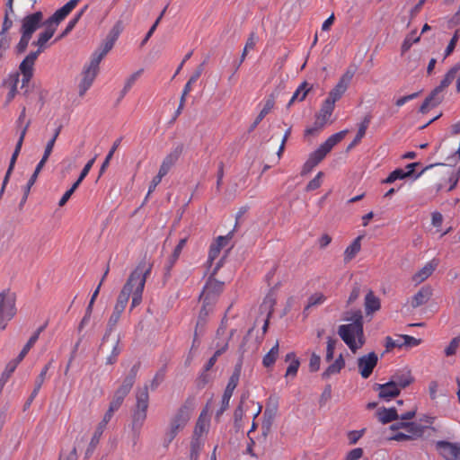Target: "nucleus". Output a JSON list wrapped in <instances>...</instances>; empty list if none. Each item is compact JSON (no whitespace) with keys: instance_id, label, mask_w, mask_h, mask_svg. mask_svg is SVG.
Wrapping results in <instances>:
<instances>
[{"instance_id":"nucleus-37","label":"nucleus","mask_w":460,"mask_h":460,"mask_svg":"<svg viewBox=\"0 0 460 460\" xmlns=\"http://www.w3.org/2000/svg\"><path fill=\"white\" fill-rule=\"evenodd\" d=\"M285 360L286 361L291 360L289 366L287 368L286 376L287 377L288 376H292V377L296 376L297 374L298 368H299L300 362L296 358L295 353H293V352L288 353L286 355Z\"/></svg>"},{"instance_id":"nucleus-9","label":"nucleus","mask_w":460,"mask_h":460,"mask_svg":"<svg viewBox=\"0 0 460 460\" xmlns=\"http://www.w3.org/2000/svg\"><path fill=\"white\" fill-rule=\"evenodd\" d=\"M137 371V366H133L129 374L123 379L122 384L115 391L112 400L110 402L111 406L118 410L119 409L125 397L128 394L135 383Z\"/></svg>"},{"instance_id":"nucleus-38","label":"nucleus","mask_w":460,"mask_h":460,"mask_svg":"<svg viewBox=\"0 0 460 460\" xmlns=\"http://www.w3.org/2000/svg\"><path fill=\"white\" fill-rule=\"evenodd\" d=\"M279 356V342L277 341L276 344L270 349V351L263 357L262 358V365L265 367H272Z\"/></svg>"},{"instance_id":"nucleus-3","label":"nucleus","mask_w":460,"mask_h":460,"mask_svg":"<svg viewBox=\"0 0 460 460\" xmlns=\"http://www.w3.org/2000/svg\"><path fill=\"white\" fill-rule=\"evenodd\" d=\"M350 320L352 323L339 326L338 334L349 349L356 353L365 344L361 311L354 312Z\"/></svg>"},{"instance_id":"nucleus-29","label":"nucleus","mask_w":460,"mask_h":460,"mask_svg":"<svg viewBox=\"0 0 460 460\" xmlns=\"http://www.w3.org/2000/svg\"><path fill=\"white\" fill-rule=\"evenodd\" d=\"M415 166V164H408L409 170L405 172L402 169H396L393 171L387 178H385L382 182L383 183H393L397 180H402L408 176H410L413 172V167Z\"/></svg>"},{"instance_id":"nucleus-11","label":"nucleus","mask_w":460,"mask_h":460,"mask_svg":"<svg viewBox=\"0 0 460 460\" xmlns=\"http://www.w3.org/2000/svg\"><path fill=\"white\" fill-rule=\"evenodd\" d=\"M353 76L354 71L347 70L341 75L336 85L330 91L328 97L325 100L335 105V102H338L347 91Z\"/></svg>"},{"instance_id":"nucleus-35","label":"nucleus","mask_w":460,"mask_h":460,"mask_svg":"<svg viewBox=\"0 0 460 460\" xmlns=\"http://www.w3.org/2000/svg\"><path fill=\"white\" fill-rule=\"evenodd\" d=\"M311 89L312 86H310L307 82H303L293 93L288 102V106H290L295 101H304Z\"/></svg>"},{"instance_id":"nucleus-55","label":"nucleus","mask_w":460,"mask_h":460,"mask_svg":"<svg viewBox=\"0 0 460 460\" xmlns=\"http://www.w3.org/2000/svg\"><path fill=\"white\" fill-rule=\"evenodd\" d=\"M321 358L316 353H313L309 361V369L311 372H316L320 368Z\"/></svg>"},{"instance_id":"nucleus-10","label":"nucleus","mask_w":460,"mask_h":460,"mask_svg":"<svg viewBox=\"0 0 460 460\" xmlns=\"http://www.w3.org/2000/svg\"><path fill=\"white\" fill-rule=\"evenodd\" d=\"M99 63L90 59L89 64L85 65L82 72V79L79 84V95L83 96L92 86L99 72Z\"/></svg>"},{"instance_id":"nucleus-45","label":"nucleus","mask_w":460,"mask_h":460,"mask_svg":"<svg viewBox=\"0 0 460 460\" xmlns=\"http://www.w3.org/2000/svg\"><path fill=\"white\" fill-rule=\"evenodd\" d=\"M226 331V328L225 326H223V325H221L217 329V339L218 341L216 342V345H215L216 350L222 347L224 341H227L228 342L229 339L231 338V336L233 334V332H231L230 335L225 337Z\"/></svg>"},{"instance_id":"nucleus-25","label":"nucleus","mask_w":460,"mask_h":460,"mask_svg":"<svg viewBox=\"0 0 460 460\" xmlns=\"http://www.w3.org/2000/svg\"><path fill=\"white\" fill-rule=\"evenodd\" d=\"M335 105L327 100L323 102L318 113L315 116V119L321 125H326L334 111Z\"/></svg>"},{"instance_id":"nucleus-44","label":"nucleus","mask_w":460,"mask_h":460,"mask_svg":"<svg viewBox=\"0 0 460 460\" xmlns=\"http://www.w3.org/2000/svg\"><path fill=\"white\" fill-rule=\"evenodd\" d=\"M325 300H326V296L323 293H321V292L314 293L309 296L308 304H307L305 309H308L309 307H312V306L322 305L325 302Z\"/></svg>"},{"instance_id":"nucleus-16","label":"nucleus","mask_w":460,"mask_h":460,"mask_svg":"<svg viewBox=\"0 0 460 460\" xmlns=\"http://www.w3.org/2000/svg\"><path fill=\"white\" fill-rule=\"evenodd\" d=\"M436 447L446 460H460V443L438 441Z\"/></svg>"},{"instance_id":"nucleus-34","label":"nucleus","mask_w":460,"mask_h":460,"mask_svg":"<svg viewBox=\"0 0 460 460\" xmlns=\"http://www.w3.org/2000/svg\"><path fill=\"white\" fill-rule=\"evenodd\" d=\"M380 308V300L373 291H369L365 297V310L367 314H370Z\"/></svg>"},{"instance_id":"nucleus-12","label":"nucleus","mask_w":460,"mask_h":460,"mask_svg":"<svg viewBox=\"0 0 460 460\" xmlns=\"http://www.w3.org/2000/svg\"><path fill=\"white\" fill-rule=\"evenodd\" d=\"M40 55V51L29 53L19 66V70L22 75V87L27 85L33 76L35 61Z\"/></svg>"},{"instance_id":"nucleus-39","label":"nucleus","mask_w":460,"mask_h":460,"mask_svg":"<svg viewBox=\"0 0 460 460\" xmlns=\"http://www.w3.org/2000/svg\"><path fill=\"white\" fill-rule=\"evenodd\" d=\"M202 447L203 442L201 439L191 438L190 448V460H199Z\"/></svg>"},{"instance_id":"nucleus-31","label":"nucleus","mask_w":460,"mask_h":460,"mask_svg":"<svg viewBox=\"0 0 460 460\" xmlns=\"http://www.w3.org/2000/svg\"><path fill=\"white\" fill-rule=\"evenodd\" d=\"M43 330H44V326H41L31 336V338L29 339V341L24 345V347L22 348V349L21 350V352L19 353V355L17 357L18 362H21L25 358V356L28 354L30 349L34 346V344L38 341L40 334Z\"/></svg>"},{"instance_id":"nucleus-59","label":"nucleus","mask_w":460,"mask_h":460,"mask_svg":"<svg viewBox=\"0 0 460 460\" xmlns=\"http://www.w3.org/2000/svg\"><path fill=\"white\" fill-rule=\"evenodd\" d=\"M81 18V13H76L75 15V17H73L67 23L65 31H63V33L61 34V36L59 38H62L64 37L65 35H66L67 33H69L75 26V24L78 22V21L80 20Z\"/></svg>"},{"instance_id":"nucleus-32","label":"nucleus","mask_w":460,"mask_h":460,"mask_svg":"<svg viewBox=\"0 0 460 460\" xmlns=\"http://www.w3.org/2000/svg\"><path fill=\"white\" fill-rule=\"evenodd\" d=\"M460 70V64H456L455 66H453L451 69L447 71V73L445 75L444 78L441 80L438 86H437L441 92L444 93V91L452 84V82L455 80L456 74Z\"/></svg>"},{"instance_id":"nucleus-5","label":"nucleus","mask_w":460,"mask_h":460,"mask_svg":"<svg viewBox=\"0 0 460 460\" xmlns=\"http://www.w3.org/2000/svg\"><path fill=\"white\" fill-rule=\"evenodd\" d=\"M191 416V409L184 404L181 405L174 415L171 418L168 428L164 433V443L165 447H168L172 441L175 438L180 431H181Z\"/></svg>"},{"instance_id":"nucleus-48","label":"nucleus","mask_w":460,"mask_h":460,"mask_svg":"<svg viewBox=\"0 0 460 460\" xmlns=\"http://www.w3.org/2000/svg\"><path fill=\"white\" fill-rule=\"evenodd\" d=\"M103 432H104L103 429L96 427L95 431H94V433L91 438V441L89 443L87 452H90V451L93 452L95 449V447L99 444L100 438H101L102 435L103 434Z\"/></svg>"},{"instance_id":"nucleus-14","label":"nucleus","mask_w":460,"mask_h":460,"mask_svg":"<svg viewBox=\"0 0 460 460\" xmlns=\"http://www.w3.org/2000/svg\"><path fill=\"white\" fill-rule=\"evenodd\" d=\"M42 20L43 14L40 11L26 15L22 21L20 30L21 34H26L32 37L33 33L40 27Z\"/></svg>"},{"instance_id":"nucleus-30","label":"nucleus","mask_w":460,"mask_h":460,"mask_svg":"<svg viewBox=\"0 0 460 460\" xmlns=\"http://www.w3.org/2000/svg\"><path fill=\"white\" fill-rule=\"evenodd\" d=\"M361 236H358L344 251V261L349 262L356 257L361 249Z\"/></svg>"},{"instance_id":"nucleus-26","label":"nucleus","mask_w":460,"mask_h":460,"mask_svg":"<svg viewBox=\"0 0 460 460\" xmlns=\"http://www.w3.org/2000/svg\"><path fill=\"white\" fill-rule=\"evenodd\" d=\"M376 416L382 424H387L400 419V415L394 407L380 408L376 411Z\"/></svg>"},{"instance_id":"nucleus-18","label":"nucleus","mask_w":460,"mask_h":460,"mask_svg":"<svg viewBox=\"0 0 460 460\" xmlns=\"http://www.w3.org/2000/svg\"><path fill=\"white\" fill-rule=\"evenodd\" d=\"M391 381L400 389H404L414 382L411 370L409 367H403L396 370L391 376Z\"/></svg>"},{"instance_id":"nucleus-7","label":"nucleus","mask_w":460,"mask_h":460,"mask_svg":"<svg viewBox=\"0 0 460 460\" xmlns=\"http://www.w3.org/2000/svg\"><path fill=\"white\" fill-rule=\"evenodd\" d=\"M16 295L9 288L0 292V330H4L16 314Z\"/></svg>"},{"instance_id":"nucleus-64","label":"nucleus","mask_w":460,"mask_h":460,"mask_svg":"<svg viewBox=\"0 0 460 460\" xmlns=\"http://www.w3.org/2000/svg\"><path fill=\"white\" fill-rule=\"evenodd\" d=\"M331 396H332V386L331 385H327L322 394H321V397H320V404L321 405H324L330 399H331Z\"/></svg>"},{"instance_id":"nucleus-8","label":"nucleus","mask_w":460,"mask_h":460,"mask_svg":"<svg viewBox=\"0 0 460 460\" xmlns=\"http://www.w3.org/2000/svg\"><path fill=\"white\" fill-rule=\"evenodd\" d=\"M222 265L223 258L217 262L200 295V299L204 302L208 301V304H209V302L214 303L216 298L223 291L224 282L218 281L214 278Z\"/></svg>"},{"instance_id":"nucleus-13","label":"nucleus","mask_w":460,"mask_h":460,"mask_svg":"<svg viewBox=\"0 0 460 460\" xmlns=\"http://www.w3.org/2000/svg\"><path fill=\"white\" fill-rule=\"evenodd\" d=\"M378 362V357L375 352H369L367 355L358 358V368L360 376L367 379L373 373L374 368Z\"/></svg>"},{"instance_id":"nucleus-61","label":"nucleus","mask_w":460,"mask_h":460,"mask_svg":"<svg viewBox=\"0 0 460 460\" xmlns=\"http://www.w3.org/2000/svg\"><path fill=\"white\" fill-rule=\"evenodd\" d=\"M400 339H403V345L408 347H416L420 344V340L410 335H401Z\"/></svg>"},{"instance_id":"nucleus-63","label":"nucleus","mask_w":460,"mask_h":460,"mask_svg":"<svg viewBox=\"0 0 460 460\" xmlns=\"http://www.w3.org/2000/svg\"><path fill=\"white\" fill-rule=\"evenodd\" d=\"M363 456V449L360 447L354 448L350 450L345 460H358Z\"/></svg>"},{"instance_id":"nucleus-50","label":"nucleus","mask_w":460,"mask_h":460,"mask_svg":"<svg viewBox=\"0 0 460 460\" xmlns=\"http://www.w3.org/2000/svg\"><path fill=\"white\" fill-rule=\"evenodd\" d=\"M323 176V172H319L314 177V179H312L308 184L306 185V188L305 190L307 191H312V190H317L318 188L321 187L322 185V178Z\"/></svg>"},{"instance_id":"nucleus-19","label":"nucleus","mask_w":460,"mask_h":460,"mask_svg":"<svg viewBox=\"0 0 460 460\" xmlns=\"http://www.w3.org/2000/svg\"><path fill=\"white\" fill-rule=\"evenodd\" d=\"M183 150V146L181 145L177 146L172 151H171L163 160L162 164L159 168L158 173L162 176H165L171 168L176 164L178 159L180 158Z\"/></svg>"},{"instance_id":"nucleus-33","label":"nucleus","mask_w":460,"mask_h":460,"mask_svg":"<svg viewBox=\"0 0 460 460\" xmlns=\"http://www.w3.org/2000/svg\"><path fill=\"white\" fill-rule=\"evenodd\" d=\"M460 70V64H456L455 66H453L451 69L447 71V73L445 75L444 78L441 80L438 86H437L441 92L444 93V91L452 84V82L455 80L456 74Z\"/></svg>"},{"instance_id":"nucleus-62","label":"nucleus","mask_w":460,"mask_h":460,"mask_svg":"<svg viewBox=\"0 0 460 460\" xmlns=\"http://www.w3.org/2000/svg\"><path fill=\"white\" fill-rule=\"evenodd\" d=\"M220 252L221 250L212 243L208 252V263L211 265L213 261L219 256Z\"/></svg>"},{"instance_id":"nucleus-23","label":"nucleus","mask_w":460,"mask_h":460,"mask_svg":"<svg viewBox=\"0 0 460 460\" xmlns=\"http://www.w3.org/2000/svg\"><path fill=\"white\" fill-rule=\"evenodd\" d=\"M432 296V288L429 286H423L414 294L409 303L412 308H417L425 305Z\"/></svg>"},{"instance_id":"nucleus-21","label":"nucleus","mask_w":460,"mask_h":460,"mask_svg":"<svg viewBox=\"0 0 460 460\" xmlns=\"http://www.w3.org/2000/svg\"><path fill=\"white\" fill-rule=\"evenodd\" d=\"M438 266V261L432 259L419 270L411 278L412 282L419 285L429 279Z\"/></svg>"},{"instance_id":"nucleus-42","label":"nucleus","mask_w":460,"mask_h":460,"mask_svg":"<svg viewBox=\"0 0 460 460\" xmlns=\"http://www.w3.org/2000/svg\"><path fill=\"white\" fill-rule=\"evenodd\" d=\"M124 26L122 22L119 20L116 22V23L113 25V27L109 31L106 39L110 40L112 42H116L118 38L119 37L120 33L123 31Z\"/></svg>"},{"instance_id":"nucleus-47","label":"nucleus","mask_w":460,"mask_h":460,"mask_svg":"<svg viewBox=\"0 0 460 460\" xmlns=\"http://www.w3.org/2000/svg\"><path fill=\"white\" fill-rule=\"evenodd\" d=\"M460 345V335L453 338L448 346L445 349V355L447 357L453 356L456 353Z\"/></svg>"},{"instance_id":"nucleus-46","label":"nucleus","mask_w":460,"mask_h":460,"mask_svg":"<svg viewBox=\"0 0 460 460\" xmlns=\"http://www.w3.org/2000/svg\"><path fill=\"white\" fill-rule=\"evenodd\" d=\"M420 40V36H416V31H412L410 35H408L402 42V52L405 53L408 51L413 43H416Z\"/></svg>"},{"instance_id":"nucleus-49","label":"nucleus","mask_w":460,"mask_h":460,"mask_svg":"<svg viewBox=\"0 0 460 460\" xmlns=\"http://www.w3.org/2000/svg\"><path fill=\"white\" fill-rule=\"evenodd\" d=\"M186 243H187V239L186 238H182L179 241L178 244L176 245V247L174 248L173 250V252L171 256V267L175 263V261L179 259L181 253V251L182 249L184 248V246L186 245Z\"/></svg>"},{"instance_id":"nucleus-1","label":"nucleus","mask_w":460,"mask_h":460,"mask_svg":"<svg viewBox=\"0 0 460 460\" xmlns=\"http://www.w3.org/2000/svg\"><path fill=\"white\" fill-rule=\"evenodd\" d=\"M151 265L143 262L139 263L131 272L118 296L117 302L114 305L116 310L123 312L128 303L130 296H132L131 310L140 305L146 278L151 273Z\"/></svg>"},{"instance_id":"nucleus-43","label":"nucleus","mask_w":460,"mask_h":460,"mask_svg":"<svg viewBox=\"0 0 460 460\" xmlns=\"http://www.w3.org/2000/svg\"><path fill=\"white\" fill-rule=\"evenodd\" d=\"M143 70L140 69L135 73H133L125 82V84H124V87L121 91V97H123L130 89L131 87L134 85V84L136 83V81L137 80V78L140 76V75L142 74Z\"/></svg>"},{"instance_id":"nucleus-58","label":"nucleus","mask_w":460,"mask_h":460,"mask_svg":"<svg viewBox=\"0 0 460 460\" xmlns=\"http://www.w3.org/2000/svg\"><path fill=\"white\" fill-rule=\"evenodd\" d=\"M458 31L455 32L452 39L450 40L446 50H445V58L448 57L455 49L456 43L458 41Z\"/></svg>"},{"instance_id":"nucleus-24","label":"nucleus","mask_w":460,"mask_h":460,"mask_svg":"<svg viewBox=\"0 0 460 460\" xmlns=\"http://www.w3.org/2000/svg\"><path fill=\"white\" fill-rule=\"evenodd\" d=\"M46 29L44 31L39 34L38 40L32 42L33 46H37L38 49L36 51H40V54L45 49L47 46V42L53 37L57 28L54 25L49 24V22H45Z\"/></svg>"},{"instance_id":"nucleus-17","label":"nucleus","mask_w":460,"mask_h":460,"mask_svg":"<svg viewBox=\"0 0 460 460\" xmlns=\"http://www.w3.org/2000/svg\"><path fill=\"white\" fill-rule=\"evenodd\" d=\"M374 390L378 393V397L385 402L398 396L401 390L390 380L385 384H376Z\"/></svg>"},{"instance_id":"nucleus-6","label":"nucleus","mask_w":460,"mask_h":460,"mask_svg":"<svg viewBox=\"0 0 460 460\" xmlns=\"http://www.w3.org/2000/svg\"><path fill=\"white\" fill-rule=\"evenodd\" d=\"M136 400V408L132 415V429L135 432L139 433L146 419V412L149 404L147 385L137 390Z\"/></svg>"},{"instance_id":"nucleus-4","label":"nucleus","mask_w":460,"mask_h":460,"mask_svg":"<svg viewBox=\"0 0 460 460\" xmlns=\"http://www.w3.org/2000/svg\"><path fill=\"white\" fill-rule=\"evenodd\" d=\"M347 130H341L329 137L320 146L310 154L308 159L304 164L301 175H306L312 172V170L317 166L331 152V150L340 143L346 136Z\"/></svg>"},{"instance_id":"nucleus-27","label":"nucleus","mask_w":460,"mask_h":460,"mask_svg":"<svg viewBox=\"0 0 460 460\" xmlns=\"http://www.w3.org/2000/svg\"><path fill=\"white\" fill-rule=\"evenodd\" d=\"M209 420L206 417L205 411H202L196 422L192 438L201 439V437L208 431Z\"/></svg>"},{"instance_id":"nucleus-41","label":"nucleus","mask_w":460,"mask_h":460,"mask_svg":"<svg viewBox=\"0 0 460 460\" xmlns=\"http://www.w3.org/2000/svg\"><path fill=\"white\" fill-rule=\"evenodd\" d=\"M276 96L274 95V93H271L269 96H267L263 101V107L259 114L265 118L274 108Z\"/></svg>"},{"instance_id":"nucleus-52","label":"nucleus","mask_w":460,"mask_h":460,"mask_svg":"<svg viewBox=\"0 0 460 460\" xmlns=\"http://www.w3.org/2000/svg\"><path fill=\"white\" fill-rule=\"evenodd\" d=\"M212 305H213L212 302H209V304H208V301L207 302L203 301V306L199 312V320L197 322V326L203 323V321H204L203 318L206 317L208 314V313L211 311Z\"/></svg>"},{"instance_id":"nucleus-40","label":"nucleus","mask_w":460,"mask_h":460,"mask_svg":"<svg viewBox=\"0 0 460 460\" xmlns=\"http://www.w3.org/2000/svg\"><path fill=\"white\" fill-rule=\"evenodd\" d=\"M226 349H227V341H224L222 347L217 349L215 351L214 355L206 363V365L204 367L205 371H209L216 364L218 357L221 356L225 351H226Z\"/></svg>"},{"instance_id":"nucleus-28","label":"nucleus","mask_w":460,"mask_h":460,"mask_svg":"<svg viewBox=\"0 0 460 460\" xmlns=\"http://www.w3.org/2000/svg\"><path fill=\"white\" fill-rule=\"evenodd\" d=\"M114 44V42L105 39L100 48L92 54L91 59L100 64L102 58L111 50Z\"/></svg>"},{"instance_id":"nucleus-54","label":"nucleus","mask_w":460,"mask_h":460,"mask_svg":"<svg viewBox=\"0 0 460 460\" xmlns=\"http://www.w3.org/2000/svg\"><path fill=\"white\" fill-rule=\"evenodd\" d=\"M51 365H52V362L50 361L44 366V367L41 369L40 375L35 379V385L42 386V385L46 379V375H47L49 369L51 367Z\"/></svg>"},{"instance_id":"nucleus-2","label":"nucleus","mask_w":460,"mask_h":460,"mask_svg":"<svg viewBox=\"0 0 460 460\" xmlns=\"http://www.w3.org/2000/svg\"><path fill=\"white\" fill-rule=\"evenodd\" d=\"M416 409L400 414L399 421L392 424L390 429L394 433L388 437V440L410 441L420 438L423 436L426 427L421 424L409 421L416 415Z\"/></svg>"},{"instance_id":"nucleus-60","label":"nucleus","mask_w":460,"mask_h":460,"mask_svg":"<svg viewBox=\"0 0 460 460\" xmlns=\"http://www.w3.org/2000/svg\"><path fill=\"white\" fill-rule=\"evenodd\" d=\"M122 313L123 312L118 311L115 308L113 309V312H112V314L109 319V322H108V326H109L110 330H112L115 327V325L118 323Z\"/></svg>"},{"instance_id":"nucleus-36","label":"nucleus","mask_w":460,"mask_h":460,"mask_svg":"<svg viewBox=\"0 0 460 460\" xmlns=\"http://www.w3.org/2000/svg\"><path fill=\"white\" fill-rule=\"evenodd\" d=\"M345 362L342 358V355H340L335 361L331 364L327 369L323 373V378H328L332 375L340 373V371L344 367Z\"/></svg>"},{"instance_id":"nucleus-15","label":"nucleus","mask_w":460,"mask_h":460,"mask_svg":"<svg viewBox=\"0 0 460 460\" xmlns=\"http://www.w3.org/2000/svg\"><path fill=\"white\" fill-rule=\"evenodd\" d=\"M240 377V371L235 369L232 376H230L225 392L222 396L221 407L217 411V415L219 416L222 414L229 406L230 399L234 394V389L236 388Z\"/></svg>"},{"instance_id":"nucleus-51","label":"nucleus","mask_w":460,"mask_h":460,"mask_svg":"<svg viewBox=\"0 0 460 460\" xmlns=\"http://www.w3.org/2000/svg\"><path fill=\"white\" fill-rule=\"evenodd\" d=\"M31 39V36L26 35V34H22L21 39L16 46L17 53L21 54L26 50Z\"/></svg>"},{"instance_id":"nucleus-22","label":"nucleus","mask_w":460,"mask_h":460,"mask_svg":"<svg viewBox=\"0 0 460 460\" xmlns=\"http://www.w3.org/2000/svg\"><path fill=\"white\" fill-rule=\"evenodd\" d=\"M443 100V92L436 87L430 94L424 100L420 107V112L427 113L431 108L438 106Z\"/></svg>"},{"instance_id":"nucleus-56","label":"nucleus","mask_w":460,"mask_h":460,"mask_svg":"<svg viewBox=\"0 0 460 460\" xmlns=\"http://www.w3.org/2000/svg\"><path fill=\"white\" fill-rule=\"evenodd\" d=\"M19 363L20 362H18L16 360L15 362H10L9 364H7L5 369L1 374V377L4 378L6 380H9V378L11 377L12 374L14 372V370Z\"/></svg>"},{"instance_id":"nucleus-20","label":"nucleus","mask_w":460,"mask_h":460,"mask_svg":"<svg viewBox=\"0 0 460 460\" xmlns=\"http://www.w3.org/2000/svg\"><path fill=\"white\" fill-rule=\"evenodd\" d=\"M79 1L80 0L68 1L61 8L58 9L46 22L57 28L58 23L72 12Z\"/></svg>"},{"instance_id":"nucleus-57","label":"nucleus","mask_w":460,"mask_h":460,"mask_svg":"<svg viewBox=\"0 0 460 460\" xmlns=\"http://www.w3.org/2000/svg\"><path fill=\"white\" fill-rule=\"evenodd\" d=\"M119 341H117L115 346L112 349L111 355L107 358L106 363L109 365L114 364L117 361V358L119 355L121 349L119 347Z\"/></svg>"},{"instance_id":"nucleus-53","label":"nucleus","mask_w":460,"mask_h":460,"mask_svg":"<svg viewBox=\"0 0 460 460\" xmlns=\"http://www.w3.org/2000/svg\"><path fill=\"white\" fill-rule=\"evenodd\" d=\"M336 341L332 338L329 337L327 340V348H326V356L325 358L327 361H330L333 358L334 349H335Z\"/></svg>"}]
</instances>
